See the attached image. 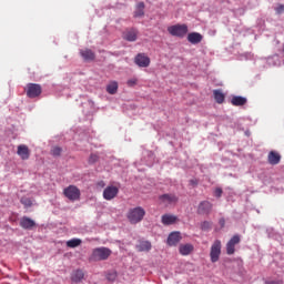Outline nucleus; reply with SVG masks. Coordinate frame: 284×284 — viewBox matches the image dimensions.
Segmentation results:
<instances>
[{"label":"nucleus","instance_id":"nucleus-1","mask_svg":"<svg viewBox=\"0 0 284 284\" xmlns=\"http://www.w3.org/2000/svg\"><path fill=\"white\" fill-rule=\"evenodd\" d=\"M144 217H145V209L141 206L130 209L126 214V219H129L132 225H136V223H141Z\"/></svg>","mask_w":284,"mask_h":284},{"label":"nucleus","instance_id":"nucleus-2","mask_svg":"<svg viewBox=\"0 0 284 284\" xmlns=\"http://www.w3.org/2000/svg\"><path fill=\"white\" fill-rule=\"evenodd\" d=\"M110 256H112V250H110L105 246H101V247H97L92 251V254L89 260L93 261V262L108 261V258H110Z\"/></svg>","mask_w":284,"mask_h":284},{"label":"nucleus","instance_id":"nucleus-3","mask_svg":"<svg viewBox=\"0 0 284 284\" xmlns=\"http://www.w3.org/2000/svg\"><path fill=\"white\" fill-rule=\"evenodd\" d=\"M168 32L171 34V37L183 39V37H185V34L189 32L187 24H175L168 27Z\"/></svg>","mask_w":284,"mask_h":284},{"label":"nucleus","instance_id":"nucleus-4","mask_svg":"<svg viewBox=\"0 0 284 284\" xmlns=\"http://www.w3.org/2000/svg\"><path fill=\"white\" fill-rule=\"evenodd\" d=\"M63 194L69 201H79L81 199V190L75 185H69L63 190Z\"/></svg>","mask_w":284,"mask_h":284},{"label":"nucleus","instance_id":"nucleus-5","mask_svg":"<svg viewBox=\"0 0 284 284\" xmlns=\"http://www.w3.org/2000/svg\"><path fill=\"white\" fill-rule=\"evenodd\" d=\"M27 97L29 99H37V97H41V92H43V89L40 87V84L37 83H29L27 84Z\"/></svg>","mask_w":284,"mask_h":284},{"label":"nucleus","instance_id":"nucleus-6","mask_svg":"<svg viewBox=\"0 0 284 284\" xmlns=\"http://www.w3.org/2000/svg\"><path fill=\"white\" fill-rule=\"evenodd\" d=\"M211 263H217L219 258H221V240H216L211 246Z\"/></svg>","mask_w":284,"mask_h":284},{"label":"nucleus","instance_id":"nucleus-7","mask_svg":"<svg viewBox=\"0 0 284 284\" xmlns=\"http://www.w3.org/2000/svg\"><path fill=\"white\" fill-rule=\"evenodd\" d=\"M119 195V187L116 186H106L103 191V199L105 201H112V199H116Z\"/></svg>","mask_w":284,"mask_h":284},{"label":"nucleus","instance_id":"nucleus-8","mask_svg":"<svg viewBox=\"0 0 284 284\" xmlns=\"http://www.w3.org/2000/svg\"><path fill=\"white\" fill-rule=\"evenodd\" d=\"M183 239V236H181V232L175 231L172 232L169 236H168V245H170V247H174L176 245H179V243H181V240Z\"/></svg>","mask_w":284,"mask_h":284},{"label":"nucleus","instance_id":"nucleus-9","mask_svg":"<svg viewBox=\"0 0 284 284\" xmlns=\"http://www.w3.org/2000/svg\"><path fill=\"white\" fill-rule=\"evenodd\" d=\"M134 63H136L139 68H149L150 57L145 55V53H139L134 59Z\"/></svg>","mask_w":284,"mask_h":284},{"label":"nucleus","instance_id":"nucleus-10","mask_svg":"<svg viewBox=\"0 0 284 284\" xmlns=\"http://www.w3.org/2000/svg\"><path fill=\"white\" fill-rule=\"evenodd\" d=\"M17 154L22 161H28V159H30V149L26 144H20Z\"/></svg>","mask_w":284,"mask_h":284},{"label":"nucleus","instance_id":"nucleus-11","mask_svg":"<svg viewBox=\"0 0 284 284\" xmlns=\"http://www.w3.org/2000/svg\"><path fill=\"white\" fill-rule=\"evenodd\" d=\"M160 201L164 203V205H173L174 203H178L179 197L174 194H163L160 195Z\"/></svg>","mask_w":284,"mask_h":284},{"label":"nucleus","instance_id":"nucleus-12","mask_svg":"<svg viewBox=\"0 0 284 284\" xmlns=\"http://www.w3.org/2000/svg\"><path fill=\"white\" fill-rule=\"evenodd\" d=\"M270 165H278L281 163V154L276 151H271L267 155Z\"/></svg>","mask_w":284,"mask_h":284},{"label":"nucleus","instance_id":"nucleus-13","mask_svg":"<svg viewBox=\"0 0 284 284\" xmlns=\"http://www.w3.org/2000/svg\"><path fill=\"white\" fill-rule=\"evenodd\" d=\"M37 225L36 222H33L32 219L28 217V216H23L21 220H20V226L23 229V230H32V227H34Z\"/></svg>","mask_w":284,"mask_h":284},{"label":"nucleus","instance_id":"nucleus-14","mask_svg":"<svg viewBox=\"0 0 284 284\" xmlns=\"http://www.w3.org/2000/svg\"><path fill=\"white\" fill-rule=\"evenodd\" d=\"M187 41L189 43L196 45L197 43H201V41H203V36L199 32H191L187 34Z\"/></svg>","mask_w":284,"mask_h":284},{"label":"nucleus","instance_id":"nucleus-15","mask_svg":"<svg viewBox=\"0 0 284 284\" xmlns=\"http://www.w3.org/2000/svg\"><path fill=\"white\" fill-rule=\"evenodd\" d=\"M179 252L182 256H190L194 252V245L192 244H181L179 246Z\"/></svg>","mask_w":284,"mask_h":284},{"label":"nucleus","instance_id":"nucleus-16","mask_svg":"<svg viewBox=\"0 0 284 284\" xmlns=\"http://www.w3.org/2000/svg\"><path fill=\"white\" fill-rule=\"evenodd\" d=\"M83 278H85V273H83V271L81 268L73 271L71 274L72 283H81V281H83Z\"/></svg>","mask_w":284,"mask_h":284},{"label":"nucleus","instance_id":"nucleus-17","mask_svg":"<svg viewBox=\"0 0 284 284\" xmlns=\"http://www.w3.org/2000/svg\"><path fill=\"white\" fill-rule=\"evenodd\" d=\"M80 54L84 61H94V59H97V55L92 52L91 49H81Z\"/></svg>","mask_w":284,"mask_h":284},{"label":"nucleus","instance_id":"nucleus-18","mask_svg":"<svg viewBox=\"0 0 284 284\" xmlns=\"http://www.w3.org/2000/svg\"><path fill=\"white\" fill-rule=\"evenodd\" d=\"M199 214H210L212 212V203L204 201L197 207Z\"/></svg>","mask_w":284,"mask_h":284},{"label":"nucleus","instance_id":"nucleus-19","mask_svg":"<svg viewBox=\"0 0 284 284\" xmlns=\"http://www.w3.org/2000/svg\"><path fill=\"white\" fill-rule=\"evenodd\" d=\"M139 34V31H136V29H129L123 33V39H125V41H136V37Z\"/></svg>","mask_w":284,"mask_h":284},{"label":"nucleus","instance_id":"nucleus-20","mask_svg":"<svg viewBox=\"0 0 284 284\" xmlns=\"http://www.w3.org/2000/svg\"><path fill=\"white\" fill-rule=\"evenodd\" d=\"M232 105H235V108H240L242 105H245L247 103V98H243L241 95H234L231 99Z\"/></svg>","mask_w":284,"mask_h":284},{"label":"nucleus","instance_id":"nucleus-21","mask_svg":"<svg viewBox=\"0 0 284 284\" xmlns=\"http://www.w3.org/2000/svg\"><path fill=\"white\" fill-rule=\"evenodd\" d=\"M145 16V3L144 2H139L135 7V11L133 17L135 19H139V17H144Z\"/></svg>","mask_w":284,"mask_h":284},{"label":"nucleus","instance_id":"nucleus-22","mask_svg":"<svg viewBox=\"0 0 284 284\" xmlns=\"http://www.w3.org/2000/svg\"><path fill=\"white\" fill-rule=\"evenodd\" d=\"M179 219L176 215H171V214H164L162 215V223L163 225H174Z\"/></svg>","mask_w":284,"mask_h":284},{"label":"nucleus","instance_id":"nucleus-23","mask_svg":"<svg viewBox=\"0 0 284 284\" xmlns=\"http://www.w3.org/2000/svg\"><path fill=\"white\" fill-rule=\"evenodd\" d=\"M213 97H214V100L216 101V103H219V104L225 103V93L223 91L214 90Z\"/></svg>","mask_w":284,"mask_h":284},{"label":"nucleus","instance_id":"nucleus-24","mask_svg":"<svg viewBox=\"0 0 284 284\" xmlns=\"http://www.w3.org/2000/svg\"><path fill=\"white\" fill-rule=\"evenodd\" d=\"M106 92L108 94H116L119 92V82L112 81L106 85Z\"/></svg>","mask_w":284,"mask_h":284},{"label":"nucleus","instance_id":"nucleus-25","mask_svg":"<svg viewBox=\"0 0 284 284\" xmlns=\"http://www.w3.org/2000/svg\"><path fill=\"white\" fill-rule=\"evenodd\" d=\"M136 250L138 252H150L152 250V243L143 241L136 246Z\"/></svg>","mask_w":284,"mask_h":284},{"label":"nucleus","instance_id":"nucleus-26","mask_svg":"<svg viewBox=\"0 0 284 284\" xmlns=\"http://www.w3.org/2000/svg\"><path fill=\"white\" fill-rule=\"evenodd\" d=\"M82 241L81 239H71L69 241H67V247H79V245H81Z\"/></svg>","mask_w":284,"mask_h":284},{"label":"nucleus","instance_id":"nucleus-27","mask_svg":"<svg viewBox=\"0 0 284 284\" xmlns=\"http://www.w3.org/2000/svg\"><path fill=\"white\" fill-rule=\"evenodd\" d=\"M20 203L24 205V207H32V200H30V197H21Z\"/></svg>","mask_w":284,"mask_h":284},{"label":"nucleus","instance_id":"nucleus-28","mask_svg":"<svg viewBox=\"0 0 284 284\" xmlns=\"http://www.w3.org/2000/svg\"><path fill=\"white\" fill-rule=\"evenodd\" d=\"M61 152H63V149H61L60 146H53L51 149L52 156H61Z\"/></svg>","mask_w":284,"mask_h":284},{"label":"nucleus","instance_id":"nucleus-29","mask_svg":"<svg viewBox=\"0 0 284 284\" xmlns=\"http://www.w3.org/2000/svg\"><path fill=\"white\" fill-rule=\"evenodd\" d=\"M227 243L236 247L241 243V236L234 235Z\"/></svg>","mask_w":284,"mask_h":284},{"label":"nucleus","instance_id":"nucleus-30","mask_svg":"<svg viewBox=\"0 0 284 284\" xmlns=\"http://www.w3.org/2000/svg\"><path fill=\"white\" fill-rule=\"evenodd\" d=\"M234 252H236L235 246L227 242V244H226V254H229V256H232V254H234Z\"/></svg>","mask_w":284,"mask_h":284},{"label":"nucleus","instance_id":"nucleus-31","mask_svg":"<svg viewBox=\"0 0 284 284\" xmlns=\"http://www.w3.org/2000/svg\"><path fill=\"white\" fill-rule=\"evenodd\" d=\"M136 83H139V79H136V78H131L126 81L128 88H134V85H136Z\"/></svg>","mask_w":284,"mask_h":284},{"label":"nucleus","instance_id":"nucleus-32","mask_svg":"<svg viewBox=\"0 0 284 284\" xmlns=\"http://www.w3.org/2000/svg\"><path fill=\"white\" fill-rule=\"evenodd\" d=\"M106 280L110 281L111 283H114V281H116V272L108 273Z\"/></svg>","mask_w":284,"mask_h":284},{"label":"nucleus","instance_id":"nucleus-33","mask_svg":"<svg viewBox=\"0 0 284 284\" xmlns=\"http://www.w3.org/2000/svg\"><path fill=\"white\" fill-rule=\"evenodd\" d=\"M99 161V155L92 153L89 158V163H97Z\"/></svg>","mask_w":284,"mask_h":284},{"label":"nucleus","instance_id":"nucleus-34","mask_svg":"<svg viewBox=\"0 0 284 284\" xmlns=\"http://www.w3.org/2000/svg\"><path fill=\"white\" fill-rule=\"evenodd\" d=\"M211 227H212V223L211 222L205 221V222H203L201 224V229L202 230H210Z\"/></svg>","mask_w":284,"mask_h":284},{"label":"nucleus","instance_id":"nucleus-35","mask_svg":"<svg viewBox=\"0 0 284 284\" xmlns=\"http://www.w3.org/2000/svg\"><path fill=\"white\" fill-rule=\"evenodd\" d=\"M214 195H215L217 199H221V196L223 195V189H221V187L215 189Z\"/></svg>","mask_w":284,"mask_h":284},{"label":"nucleus","instance_id":"nucleus-36","mask_svg":"<svg viewBox=\"0 0 284 284\" xmlns=\"http://www.w3.org/2000/svg\"><path fill=\"white\" fill-rule=\"evenodd\" d=\"M275 11L277 12V14H283V12H284V4H280V6L275 9Z\"/></svg>","mask_w":284,"mask_h":284},{"label":"nucleus","instance_id":"nucleus-37","mask_svg":"<svg viewBox=\"0 0 284 284\" xmlns=\"http://www.w3.org/2000/svg\"><path fill=\"white\" fill-rule=\"evenodd\" d=\"M264 284H283L282 280L266 281Z\"/></svg>","mask_w":284,"mask_h":284},{"label":"nucleus","instance_id":"nucleus-38","mask_svg":"<svg viewBox=\"0 0 284 284\" xmlns=\"http://www.w3.org/2000/svg\"><path fill=\"white\" fill-rule=\"evenodd\" d=\"M190 185H192L193 187H196V185H199V181L195 179L190 180Z\"/></svg>","mask_w":284,"mask_h":284},{"label":"nucleus","instance_id":"nucleus-39","mask_svg":"<svg viewBox=\"0 0 284 284\" xmlns=\"http://www.w3.org/2000/svg\"><path fill=\"white\" fill-rule=\"evenodd\" d=\"M219 223L221 227H225V219H220Z\"/></svg>","mask_w":284,"mask_h":284}]
</instances>
